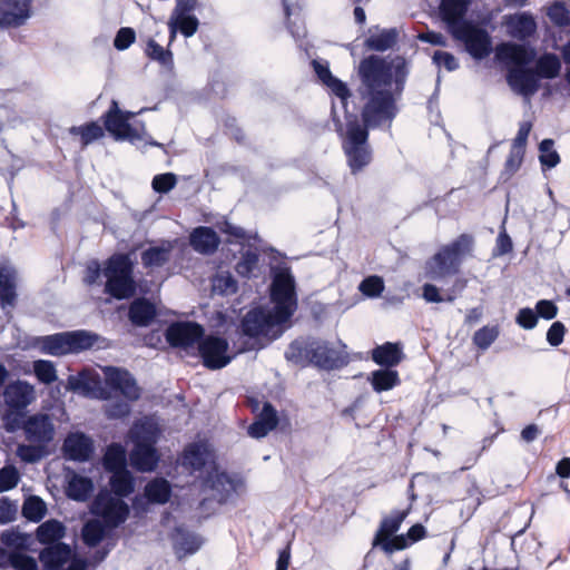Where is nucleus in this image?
<instances>
[{"instance_id":"13d9d810","label":"nucleus","mask_w":570,"mask_h":570,"mask_svg":"<svg viewBox=\"0 0 570 570\" xmlns=\"http://www.w3.org/2000/svg\"><path fill=\"white\" fill-rule=\"evenodd\" d=\"M171 19L175 20L176 23L179 24V32L185 38L193 37L199 27V20L198 18L193 14L191 12L186 13L184 16L180 14H170Z\"/></svg>"},{"instance_id":"f257e3e1","label":"nucleus","mask_w":570,"mask_h":570,"mask_svg":"<svg viewBox=\"0 0 570 570\" xmlns=\"http://www.w3.org/2000/svg\"><path fill=\"white\" fill-rule=\"evenodd\" d=\"M407 76V63L401 56L387 60L370 55L361 60L358 77L362 86L358 94L364 100L361 121L356 115L346 112V130L342 142L352 174L361 171L372 160L370 130L385 124L391 126L397 116L396 100L404 90Z\"/></svg>"},{"instance_id":"4468645a","label":"nucleus","mask_w":570,"mask_h":570,"mask_svg":"<svg viewBox=\"0 0 570 570\" xmlns=\"http://www.w3.org/2000/svg\"><path fill=\"white\" fill-rule=\"evenodd\" d=\"M204 333V327L197 322H175L167 327L165 337L173 347L188 348L198 344Z\"/></svg>"},{"instance_id":"dca6fc26","label":"nucleus","mask_w":570,"mask_h":570,"mask_svg":"<svg viewBox=\"0 0 570 570\" xmlns=\"http://www.w3.org/2000/svg\"><path fill=\"white\" fill-rule=\"evenodd\" d=\"M317 344H320V338L317 337H297L289 343L284 357L287 362L302 368L309 365L315 366Z\"/></svg>"},{"instance_id":"20e7f679","label":"nucleus","mask_w":570,"mask_h":570,"mask_svg":"<svg viewBox=\"0 0 570 570\" xmlns=\"http://www.w3.org/2000/svg\"><path fill=\"white\" fill-rule=\"evenodd\" d=\"M473 247L474 237L471 234H461L426 262L428 274L438 279L459 273L464 257L472 253Z\"/></svg>"},{"instance_id":"c85d7f7f","label":"nucleus","mask_w":570,"mask_h":570,"mask_svg":"<svg viewBox=\"0 0 570 570\" xmlns=\"http://www.w3.org/2000/svg\"><path fill=\"white\" fill-rule=\"evenodd\" d=\"M411 510V504L404 510H393L389 517L382 519L380 528L373 539V548L377 547L384 538H390L395 534L402 522L406 519Z\"/></svg>"},{"instance_id":"69168bd1","label":"nucleus","mask_w":570,"mask_h":570,"mask_svg":"<svg viewBox=\"0 0 570 570\" xmlns=\"http://www.w3.org/2000/svg\"><path fill=\"white\" fill-rule=\"evenodd\" d=\"M100 276H104V263L100 264L98 259L89 261L85 269V284L88 286H92L97 284Z\"/></svg>"},{"instance_id":"423d86ee","label":"nucleus","mask_w":570,"mask_h":570,"mask_svg":"<svg viewBox=\"0 0 570 570\" xmlns=\"http://www.w3.org/2000/svg\"><path fill=\"white\" fill-rule=\"evenodd\" d=\"M271 301L273 303L269 312L276 323L285 324L291 320L297 309V293L295 278L288 268L279 269L275 273L269 289Z\"/></svg>"},{"instance_id":"de8ad7c7","label":"nucleus","mask_w":570,"mask_h":570,"mask_svg":"<svg viewBox=\"0 0 570 570\" xmlns=\"http://www.w3.org/2000/svg\"><path fill=\"white\" fill-rule=\"evenodd\" d=\"M237 289L238 283L228 272L219 273L212 278L213 295L228 296L235 294Z\"/></svg>"},{"instance_id":"39448f33","label":"nucleus","mask_w":570,"mask_h":570,"mask_svg":"<svg viewBox=\"0 0 570 570\" xmlns=\"http://www.w3.org/2000/svg\"><path fill=\"white\" fill-rule=\"evenodd\" d=\"M4 412L2 414L3 428L8 433L19 430V419L27 415L28 407L36 399V389L28 381L17 379L9 382L2 390Z\"/></svg>"},{"instance_id":"0eeeda50","label":"nucleus","mask_w":570,"mask_h":570,"mask_svg":"<svg viewBox=\"0 0 570 570\" xmlns=\"http://www.w3.org/2000/svg\"><path fill=\"white\" fill-rule=\"evenodd\" d=\"M41 570H89L90 562L79 556L70 544L58 542L39 551Z\"/></svg>"},{"instance_id":"1a4fd4ad","label":"nucleus","mask_w":570,"mask_h":570,"mask_svg":"<svg viewBox=\"0 0 570 570\" xmlns=\"http://www.w3.org/2000/svg\"><path fill=\"white\" fill-rule=\"evenodd\" d=\"M90 511L94 515L100 518L109 524V528H118L129 517V505L122 498L114 497L110 491L100 490L94 499Z\"/></svg>"},{"instance_id":"6e6d98bb","label":"nucleus","mask_w":570,"mask_h":570,"mask_svg":"<svg viewBox=\"0 0 570 570\" xmlns=\"http://www.w3.org/2000/svg\"><path fill=\"white\" fill-rule=\"evenodd\" d=\"M547 16L551 22L560 28L570 26V11L563 1H556L549 8Z\"/></svg>"},{"instance_id":"393cba45","label":"nucleus","mask_w":570,"mask_h":570,"mask_svg":"<svg viewBox=\"0 0 570 570\" xmlns=\"http://www.w3.org/2000/svg\"><path fill=\"white\" fill-rule=\"evenodd\" d=\"M277 425V411L271 402H265L255 421L248 426L247 433L254 439H262L276 429Z\"/></svg>"},{"instance_id":"ddd939ff","label":"nucleus","mask_w":570,"mask_h":570,"mask_svg":"<svg viewBox=\"0 0 570 570\" xmlns=\"http://www.w3.org/2000/svg\"><path fill=\"white\" fill-rule=\"evenodd\" d=\"M282 323H276L274 316L269 311L263 307L250 308L240 321V332L244 336L249 338H257L259 336H268L275 326Z\"/></svg>"},{"instance_id":"09e8293b","label":"nucleus","mask_w":570,"mask_h":570,"mask_svg":"<svg viewBox=\"0 0 570 570\" xmlns=\"http://www.w3.org/2000/svg\"><path fill=\"white\" fill-rule=\"evenodd\" d=\"M145 55L154 61H157L164 67L174 66L173 52L167 48L165 49L154 39H149L146 43Z\"/></svg>"},{"instance_id":"f8f14e48","label":"nucleus","mask_w":570,"mask_h":570,"mask_svg":"<svg viewBox=\"0 0 570 570\" xmlns=\"http://www.w3.org/2000/svg\"><path fill=\"white\" fill-rule=\"evenodd\" d=\"M19 430H23L29 442L48 445L55 438V425L46 413H36L19 419Z\"/></svg>"},{"instance_id":"6ab92c4d","label":"nucleus","mask_w":570,"mask_h":570,"mask_svg":"<svg viewBox=\"0 0 570 570\" xmlns=\"http://www.w3.org/2000/svg\"><path fill=\"white\" fill-rule=\"evenodd\" d=\"M317 79L335 95L346 109L347 100L351 97V90L341 79L333 76L330 63L324 59H313L311 62Z\"/></svg>"},{"instance_id":"c03bdc74","label":"nucleus","mask_w":570,"mask_h":570,"mask_svg":"<svg viewBox=\"0 0 570 570\" xmlns=\"http://www.w3.org/2000/svg\"><path fill=\"white\" fill-rule=\"evenodd\" d=\"M158 429L150 422L135 423L130 430L131 440L135 444L155 445L157 442Z\"/></svg>"},{"instance_id":"ea45409f","label":"nucleus","mask_w":570,"mask_h":570,"mask_svg":"<svg viewBox=\"0 0 570 570\" xmlns=\"http://www.w3.org/2000/svg\"><path fill=\"white\" fill-rule=\"evenodd\" d=\"M111 494L116 497L126 498L135 490V479L131 472L126 469L118 472H112L109 479Z\"/></svg>"},{"instance_id":"f704fd0d","label":"nucleus","mask_w":570,"mask_h":570,"mask_svg":"<svg viewBox=\"0 0 570 570\" xmlns=\"http://www.w3.org/2000/svg\"><path fill=\"white\" fill-rule=\"evenodd\" d=\"M102 466L110 473L127 469L126 450L120 443H111L107 446L102 456Z\"/></svg>"},{"instance_id":"2eb2a0df","label":"nucleus","mask_w":570,"mask_h":570,"mask_svg":"<svg viewBox=\"0 0 570 570\" xmlns=\"http://www.w3.org/2000/svg\"><path fill=\"white\" fill-rule=\"evenodd\" d=\"M106 384L119 392L127 401L135 402L140 397V387L134 375L126 368L108 366L105 370Z\"/></svg>"},{"instance_id":"58836bf2","label":"nucleus","mask_w":570,"mask_h":570,"mask_svg":"<svg viewBox=\"0 0 570 570\" xmlns=\"http://www.w3.org/2000/svg\"><path fill=\"white\" fill-rule=\"evenodd\" d=\"M533 69L540 81L541 79H553L560 73L561 61L556 53L546 52L537 59Z\"/></svg>"},{"instance_id":"49530a36","label":"nucleus","mask_w":570,"mask_h":570,"mask_svg":"<svg viewBox=\"0 0 570 570\" xmlns=\"http://www.w3.org/2000/svg\"><path fill=\"white\" fill-rule=\"evenodd\" d=\"M21 513L28 521L38 523L47 513L46 502L38 495H30L23 501Z\"/></svg>"},{"instance_id":"412c9836","label":"nucleus","mask_w":570,"mask_h":570,"mask_svg":"<svg viewBox=\"0 0 570 570\" xmlns=\"http://www.w3.org/2000/svg\"><path fill=\"white\" fill-rule=\"evenodd\" d=\"M508 35L518 40H527L537 32L538 24L529 11L517 12L504 17Z\"/></svg>"},{"instance_id":"a211bd4d","label":"nucleus","mask_w":570,"mask_h":570,"mask_svg":"<svg viewBox=\"0 0 570 570\" xmlns=\"http://www.w3.org/2000/svg\"><path fill=\"white\" fill-rule=\"evenodd\" d=\"M470 4L471 0H441L440 17L446 23L450 33L464 28L471 22V20L465 19Z\"/></svg>"},{"instance_id":"473e14b6","label":"nucleus","mask_w":570,"mask_h":570,"mask_svg":"<svg viewBox=\"0 0 570 570\" xmlns=\"http://www.w3.org/2000/svg\"><path fill=\"white\" fill-rule=\"evenodd\" d=\"M69 354H79L91 350L100 340V335L86 330L67 331Z\"/></svg>"},{"instance_id":"3c124183","label":"nucleus","mask_w":570,"mask_h":570,"mask_svg":"<svg viewBox=\"0 0 570 570\" xmlns=\"http://www.w3.org/2000/svg\"><path fill=\"white\" fill-rule=\"evenodd\" d=\"M554 141L551 138H546L539 144V160L542 169H552L560 163V156L553 149Z\"/></svg>"},{"instance_id":"6e6552de","label":"nucleus","mask_w":570,"mask_h":570,"mask_svg":"<svg viewBox=\"0 0 570 570\" xmlns=\"http://www.w3.org/2000/svg\"><path fill=\"white\" fill-rule=\"evenodd\" d=\"M135 116L131 111H124L119 108L117 100L112 99L108 110L101 116L104 128L115 140H128L131 144L142 140L144 136L137 128L130 125Z\"/></svg>"},{"instance_id":"5701e85b","label":"nucleus","mask_w":570,"mask_h":570,"mask_svg":"<svg viewBox=\"0 0 570 570\" xmlns=\"http://www.w3.org/2000/svg\"><path fill=\"white\" fill-rule=\"evenodd\" d=\"M220 244V238L216 230L209 226L195 227L189 234V245L202 255L214 254Z\"/></svg>"},{"instance_id":"338daca9","label":"nucleus","mask_w":570,"mask_h":570,"mask_svg":"<svg viewBox=\"0 0 570 570\" xmlns=\"http://www.w3.org/2000/svg\"><path fill=\"white\" fill-rule=\"evenodd\" d=\"M566 333V325L560 321H556L550 325V327L547 331V342L551 346L557 347L560 344H562Z\"/></svg>"},{"instance_id":"c756f323","label":"nucleus","mask_w":570,"mask_h":570,"mask_svg":"<svg viewBox=\"0 0 570 570\" xmlns=\"http://www.w3.org/2000/svg\"><path fill=\"white\" fill-rule=\"evenodd\" d=\"M173 494V488L168 480L158 476L154 478L144 489V495L150 504H166Z\"/></svg>"},{"instance_id":"864d4df0","label":"nucleus","mask_w":570,"mask_h":570,"mask_svg":"<svg viewBox=\"0 0 570 570\" xmlns=\"http://www.w3.org/2000/svg\"><path fill=\"white\" fill-rule=\"evenodd\" d=\"M70 131L71 134L80 135L83 146H88L104 137V128L96 121H90L79 127H72Z\"/></svg>"},{"instance_id":"79ce46f5","label":"nucleus","mask_w":570,"mask_h":570,"mask_svg":"<svg viewBox=\"0 0 570 570\" xmlns=\"http://www.w3.org/2000/svg\"><path fill=\"white\" fill-rule=\"evenodd\" d=\"M203 544L199 535L186 531L183 528L175 529L174 548L178 551H184L186 554H194Z\"/></svg>"},{"instance_id":"5fc2aeb1","label":"nucleus","mask_w":570,"mask_h":570,"mask_svg":"<svg viewBox=\"0 0 570 570\" xmlns=\"http://www.w3.org/2000/svg\"><path fill=\"white\" fill-rule=\"evenodd\" d=\"M500 331L498 325L483 326L479 328L472 337L473 344L481 351L488 350L492 343L499 337Z\"/></svg>"},{"instance_id":"2f4dec72","label":"nucleus","mask_w":570,"mask_h":570,"mask_svg":"<svg viewBox=\"0 0 570 570\" xmlns=\"http://www.w3.org/2000/svg\"><path fill=\"white\" fill-rule=\"evenodd\" d=\"M114 529L100 519H92L83 524L81 539L87 547L96 548Z\"/></svg>"},{"instance_id":"a878e982","label":"nucleus","mask_w":570,"mask_h":570,"mask_svg":"<svg viewBox=\"0 0 570 570\" xmlns=\"http://www.w3.org/2000/svg\"><path fill=\"white\" fill-rule=\"evenodd\" d=\"M127 316L134 326L147 327L155 321L157 308L148 298L137 297L130 303Z\"/></svg>"},{"instance_id":"bb28decb","label":"nucleus","mask_w":570,"mask_h":570,"mask_svg":"<svg viewBox=\"0 0 570 570\" xmlns=\"http://www.w3.org/2000/svg\"><path fill=\"white\" fill-rule=\"evenodd\" d=\"M159 459L155 445L135 444L130 452V464L138 472H153Z\"/></svg>"},{"instance_id":"680f3d73","label":"nucleus","mask_w":570,"mask_h":570,"mask_svg":"<svg viewBox=\"0 0 570 570\" xmlns=\"http://www.w3.org/2000/svg\"><path fill=\"white\" fill-rule=\"evenodd\" d=\"M177 184V177L174 173L158 174L153 178L151 187L158 194H167Z\"/></svg>"},{"instance_id":"bf43d9fd","label":"nucleus","mask_w":570,"mask_h":570,"mask_svg":"<svg viewBox=\"0 0 570 570\" xmlns=\"http://www.w3.org/2000/svg\"><path fill=\"white\" fill-rule=\"evenodd\" d=\"M19 481L20 474L13 464H6L0 469V493L14 489Z\"/></svg>"},{"instance_id":"052dcab7","label":"nucleus","mask_w":570,"mask_h":570,"mask_svg":"<svg viewBox=\"0 0 570 570\" xmlns=\"http://www.w3.org/2000/svg\"><path fill=\"white\" fill-rule=\"evenodd\" d=\"M358 289L366 297H379L384 291V282L377 275L367 276L361 282Z\"/></svg>"},{"instance_id":"4c0bfd02","label":"nucleus","mask_w":570,"mask_h":570,"mask_svg":"<svg viewBox=\"0 0 570 570\" xmlns=\"http://www.w3.org/2000/svg\"><path fill=\"white\" fill-rule=\"evenodd\" d=\"M210 489L216 492V499L219 503H226L236 492L234 480L226 472H217L209 475Z\"/></svg>"},{"instance_id":"4d7b16f0","label":"nucleus","mask_w":570,"mask_h":570,"mask_svg":"<svg viewBox=\"0 0 570 570\" xmlns=\"http://www.w3.org/2000/svg\"><path fill=\"white\" fill-rule=\"evenodd\" d=\"M259 255L256 250L247 249L235 266L236 273L242 277H249L257 267Z\"/></svg>"},{"instance_id":"cd10ccee","label":"nucleus","mask_w":570,"mask_h":570,"mask_svg":"<svg viewBox=\"0 0 570 570\" xmlns=\"http://www.w3.org/2000/svg\"><path fill=\"white\" fill-rule=\"evenodd\" d=\"M371 355L374 363L390 368L399 365L404 357L402 345L392 342L377 345L372 350Z\"/></svg>"},{"instance_id":"9d476101","label":"nucleus","mask_w":570,"mask_h":570,"mask_svg":"<svg viewBox=\"0 0 570 570\" xmlns=\"http://www.w3.org/2000/svg\"><path fill=\"white\" fill-rule=\"evenodd\" d=\"M451 36L462 41L468 53L475 60H482L492 52V39L489 32L475 24L473 21L456 29Z\"/></svg>"},{"instance_id":"7c9ffc66","label":"nucleus","mask_w":570,"mask_h":570,"mask_svg":"<svg viewBox=\"0 0 570 570\" xmlns=\"http://www.w3.org/2000/svg\"><path fill=\"white\" fill-rule=\"evenodd\" d=\"M94 490L95 484L89 476L75 473L68 481L66 494L70 500L85 502L89 500Z\"/></svg>"},{"instance_id":"f3484780","label":"nucleus","mask_w":570,"mask_h":570,"mask_svg":"<svg viewBox=\"0 0 570 570\" xmlns=\"http://www.w3.org/2000/svg\"><path fill=\"white\" fill-rule=\"evenodd\" d=\"M32 0H2L0 2V29L23 26L31 17Z\"/></svg>"},{"instance_id":"8fccbe9b","label":"nucleus","mask_w":570,"mask_h":570,"mask_svg":"<svg viewBox=\"0 0 570 570\" xmlns=\"http://www.w3.org/2000/svg\"><path fill=\"white\" fill-rule=\"evenodd\" d=\"M18 458L24 463H37L48 455L47 445L42 443L19 444L17 448Z\"/></svg>"},{"instance_id":"e2e57ef3","label":"nucleus","mask_w":570,"mask_h":570,"mask_svg":"<svg viewBox=\"0 0 570 570\" xmlns=\"http://www.w3.org/2000/svg\"><path fill=\"white\" fill-rule=\"evenodd\" d=\"M136 40V32L130 27H121L114 39V47L119 50L124 51L128 49Z\"/></svg>"},{"instance_id":"a18cd8bd","label":"nucleus","mask_w":570,"mask_h":570,"mask_svg":"<svg viewBox=\"0 0 570 570\" xmlns=\"http://www.w3.org/2000/svg\"><path fill=\"white\" fill-rule=\"evenodd\" d=\"M399 32L395 28L383 29L377 35H372L365 40V46L370 50L385 51L392 48L397 41Z\"/></svg>"},{"instance_id":"4be33fe9","label":"nucleus","mask_w":570,"mask_h":570,"mask_svg":"<svg viewBox=\"0 0 570 570\" xmlns=\"http://www.w3.org/2000/svg\"><path fill=\"white\" fill-rule=\"evenodd\" d=\"M316 348L315 366L321 370H338L346 366L350 362L348 354L344 350L334 348L327 341L320 338V344H317Z\"/></svg>"},{"instance_id":"603ef678","label":"nucleus","mask_w":570,"mask_h":570,"mask_svg":"<svg viewBox=\"0 0 570 570\" xmlns=\"http://www.w3.org/2000/svg\"><path fill=\"white\" fill-rule=\"evenodd\" d=\"M33 373L38 381L46 385L52 384L58 379L55 363L48 360L35 361Z\"/></svg>"},{"instance_id":"37998d69","label":"nucleus","mask_w":570,"mask_h":570,"mask_svg":"<svg viewBox=\"0 0 570 570\" xmlns=\"http://www.w3.org/2000/svg\"><path fill=\"white\" fill-rule=\"evenodd\" d=\"M16 298L14 273L7 268H0V303L2 308L13 306Z\"/></svg>"},{"instance_id":"f03ea898","label":"nucleus","mask_w":570,"mask_h":570,"mask_svg":"<svg viewBox=\"0 0 570 570\" xmlns=\"http://www.w3.org/2000/svg\"><path fill=\"white\" fill-rule=\"evenodd\" d=\"M499 61L509 65L507 82L510 88L523 97L533 96L540 88V80L530 65L535 60V49L525 43L505 42L497 47Z\"/></svg>"},{"instance_id":"774afa93","label":"nucleus","mask_w":570,"mask_h":570,"mask_svg":"<svg viewBox=\"0 0 570 570\" xmlns=\"http://www.w3.org/2000/svg\"><path fill=\"white\" fill-rule=\"evenodd\" d=\"M11 568L14 570H39L37 560L19 550H16Z\"/></svg>"},{"instance_id":"c9c22d12","label":"nucleus","mask_w":570,"mask_h":570,"mask_svg":"<svg viewBox=\"0 0 570 570\" xmlns=\"http://www.w3.org/2000/svg\"><path fill=\"white\" fill-rule=\"evenodd\" d=\"M40 350L43 354L52 356L68 355V338L67 331L59 332L50 335H45L39 338Z\"/></svg>"},{"instance_id":"a19ab883","label":"nucleus","mask_w":570,"mask_h":570,"mask_svg":"<svg viewBox=\"0 0 570 570\" xmlns=\"http://www.w3.org/2000/svg\"><path fill=\"white\" fill-rule=\"evenodd\" d=\"M208 451L203 443L189 444L183 453V464L194 471H200L207 463Z\"/></svg>"},{"instance_id":"e433bc0d","label":"nucleus","mask_w":570,"mask_h":570,"mask_svg":"<svg viewBox=\"0 0 570 570\" xmlns=\"http://www.w3.org/2000/svg\"><path fill=\"white\" fill-rule=\"evenodd\" d=\"M368 381L377 393L390 391L401 382L397 371L390 367L373 371Z\"/></svg>"},{"instance_id":"72a5a7b5","label":"nucleus","mask_w":570,"mask_h":570,"mask_svg":"<svg viewBox=\"0 0 570 570\" xmlns=\"http://www.w3.org/2000/svg\"><path fill=\"white\" fill-rule=\"evenodd\" d=\"M66 534V528L62 522L50 519L42 522L36 531V539L45 547L62 542L61 539Z\"/></svg>"},{"instance_id":"7ed1b4c3","label":"nucleus","mask_w":570,"mask_h":570,"mask_svg":"<svg viewBox=\"0 0 570 570\" xmlns=\"http://www.w3.org/2000/svg\"><path fill=\"white\" fill-rule=\"evenodd\" d=\"M134 254L135 249L116 252L104 261V292L117 301L130 299L137 294Z\"/></svg>"},{"instance_id":"9b49d317","label":"nucleus","mask_w":570,"mask_h":570,"mask_svg":"<svg viewBox=\"0 0 570 570\" xmlns=\"http://www.w3.org/2000/svg\"><path fill=\"white\" fill-rule=\"evenodd\" d=\"M228 341L225 337L209 334L203 336L198 343V354L203 365L208 370H220L232 362L228 355Z\"/></svg>"},{"instance_id":"b1692460","label":"nucleus","mask_w":570,"mask_h":570,"mask_svg":"<svg viewBox=\"0 0 570 570\" xmlns=\"http://www.w3.org/2000/svg\"><path fill=\"white\" fill-rule=\"evenodd\" d=\"M174 244L163 239L158 245L149 246L140 253L141 265L147 271L160 268L169 263Z\"/></svg>"},{"instance_id":"aec40b11","label":"nucleus","mask_w":570,"mask_h":570,"mask_svg":"<svg viewBox=\"0 0 570 570\" xmlns=\"http://www.w3.org/2000/svg\"><path fill=\"white\" fill-rule=\"evenodd\" d=\"M62 452L67 460L86 462L94 453L92 440L82 432L70 433L63 441Z\"/></svg>"},{"instance_id":"0e129e2a","label":"nucleus","mask_w":570,"mask_h":570,"mask_svg":"<svg viewBox=\"0 0 570 570\" xmlns=\"http://www.w3.org/2000/svg\"><path fill=\"white\" fill-rule=\"evenodd\" d=\"M409 546H411V542L406 534H400L394 537V539L391 538H384V540L377 546L381 547V549L387 553L391 554L395 551L404 550Z\"/></svg>"}]
</instances>
